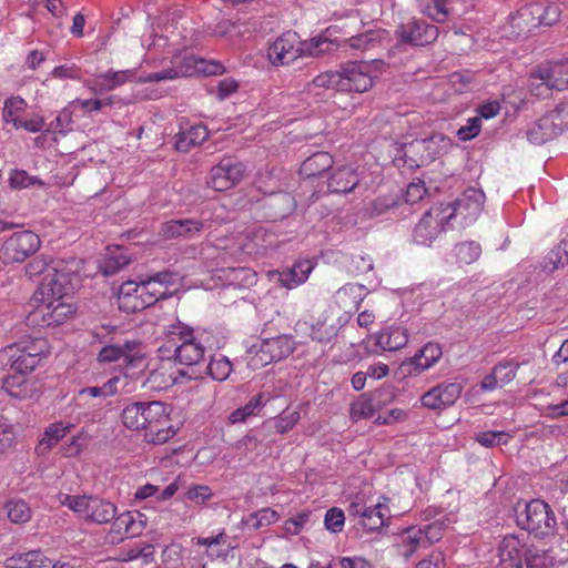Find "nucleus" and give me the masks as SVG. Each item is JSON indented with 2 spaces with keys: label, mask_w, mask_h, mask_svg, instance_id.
Wrapping results in <instances>:
<instances>
[{
  "label": "nucleus",
  "mask_w": 568,
  "mask_h": 568,
  "mask_svg": "<svg viewBox=\"0 0 568 568\" xmlns=\"http://www.w3.org/2000/svg\"><path fill=\"white\" fill-rule=\"evenodd\" d=\"M500 561L511 568H551L554 558L548 550L524 544L517 536L508 535L498 547Z\"/></svg>",
  "instance_id": "obj_3"
},
{
  "label": "nucleus",
  "mask_w": 568,
  "mask_h": 568,
  "mask_svg": "<svg viewBox=\"0 0 568 568\" xmlns=\"http://www.w3.org/2000/svg\"><path fill=\"white\" fill-rule=\"evenodd\" d=\"M450 215L444 211V204L432 206L426 211L414 229V241L420 245H430L446 230Z\"/></svg>",
  "instance_id": "obj_13"
},
{
  "label": "nucleus",
  "mask_w": 568,
  "mask_h": 568,
  "mask_svg": "<svg viewBox=\"0 0 568 568\" xmlns=\"http://www.w3.org/2000/svg\"><path fill=\"white\" fill-rule=\"evenodd\" d=\"M280 519L278 514L271 508H262L243 518V525L250 530H258Z\"/></svg>",
  "instance_id": "obj_37"
},
{
  "label": "nucleus",
  "mask_w": 568,
  "mask_h": 568,
  "mask_svg": "<svg viewBox=\"0 0 568 568\" xmlns=\"http://www.w3.org/2000/svg\"><path fill=\"white\" fill-rule=\"evenodd\" d=\"M338 72L341 75L339 92L363 93L373 87L371 65L367 62H349Z\"/></svg>",
  "instance_id": "obj_18"
},
{
  "label": "nucleus",
  "mask_w": 568,
  "mask_h": 568,
  "mask_svg": "<svg viewBox=\"0 0 568 568\" xmlns=\"http://www.w3.org/2000/svg\"><path fill=\"white\" fill-rule=\"evenodd\" d=\"M73 113L74 108L71 102H69L68 105L59 112L54 121L49 124L47 131L65 135L68 132L72 131Z\"/></svg>",
  "instance_id": "obj_42"
},
{
  "label": "nucleus",
  "mask_w": 568,
  "mask_h": 568,
  "mask_svg": "<svg viewBox=\"0 0 568 568\" xmlns=\"http://www.w3.org/2000/svg\"><path fill=\"white\" fill-rule=\"evenodd\" d=\"M39 236L31 231L12 234L2 245L1 254L7 263L23 262L40 247Z\"/></svg>",
  "instance_id": "obj_16"
},
{
  "label": "nucleus",
  "mask_w": 568,
  "mask_h": 568,
  "mask_svg": "<svg viewBox=\"0 0 568 568\" xmlns=\"http://www.w3.org/2000/svg\"><path fill=\"white\" fill-rule=\"evenodd\" d=\"M2 389L16 399L31 398L37 392L34 383L19 373L4 377Z\"/></svg>",
  "instance_id": "obj_25"
},
{
  "label": "nucleus",
  "mask_w": 568,
  "mask_h": 568,
  "mask_svg": "<svg viewBox=\"0 0 568 568\" xmlns=\"http://www.w3.org/2000/svg\"><path fill=\"white\" fill-rule=\"evenodd\" d=\"M169 333L178 336V341L180 342L174 351L175 361L184 366V368L180 369L193 371L197 374L196 379L202 378L204 375L203 364L206 347L195 335L194 329L179 322L178 325L171 327Z\"/></svg>",
  "instance_id": "obj_5"
},
{
  "label": "nucleus",
  "mask_w": 568,
  "mask_h": 568,
  "mask_svg": "<svg viewBox=\"0 0 568 568\" xmlns=\"http://www.w3.org/2000/svg\"><path fill=\"white\" fill-rule=\"evenodd\" d=\"M55 267V264L52 265L49 263L44 257L39 256L33 258L27 266H26V274L32 278L36 276H45V273H49V270H53Z\"/></svg>",
  "instance_id": "obj_60"
},
{
  "label": "nucleus",
  "mask_w": 568,
  "mask_h": 568,
  "mask_svg": "<svg viewBox=\"0 0 568 568\" xmlns=\"http://www.w3.org/2000/svg\"><path fill=\"white\" fill-rule=\"evenodd\" d=\"M341 75L338 71L323 72L315 77L311 83L307 84L310 91L313 89H333L339 91Z\"/></svg>",
  "instance_id": "obj_48"
},
{
  "label": "nucleus",
  "mask_w": 568,
  "mask_h": 568,
  "mask_svg": "<svg viewBox=\"0 0 568 568\" xmlns=\"http://www.w3.org/2000/svg\"><path fill=\"white\" fill-rule=\"evenodd\" d=\"M203 229V223L197 220H172L162 225V234L165 239H190Z\"/></svg>",
  "instance_id": "obj_28"
},
{
  "label": "nucleus",
  "mask_w": 568,
  "mask_h": 568,
  "mask_svg": "<svg viewBox=\"0 0 568 568\" xmlns=\"http://www.w3.org/2000/svg\"><path fill=\"white\" fill-rule=\"evenodd\" d=\"M121 381L120 376H113L101 386L81 388L74 396L75 405L88 408L101 406L106 398L118 394Z\"/></svg>",
  "instance_id": "obj_22"
},
{
  "label": "nucleus",
  "mask_w": 568,
  "mask_h": 568,
  "mask_svg": "<svg viewBox=\"0 0 568 568\" xmlns=\"http://www.w3.org/2000/svg\"><path fill=\"white\" fill-rule=\"evenodd\" d=\"M485 194L481 190L468 189L455 202L444 204V211L450 220L460 215L465 220H475L483 210Z\"/></svg>",
  "instance_id": "obj_21"
},
{
  "label": "nucleus",
  "mask_w": 568,
  "mask_h": 568,
  "mask_svg": "<svg viewBox=\"0 0 568 568\" xmlns=\"http://www.w3.org/2000/svg\"><path fill=\"white\" fill-rule=\"evenodd\" d=\"M134 77V72L130 70L109 72L100 75V85L103 90L111 91L114 88L124 84Z\"/></svg>",
  "instance_id": "obj_47"
},
{
  "label": "nucleus",
  "mask_w": 568,
  "mask_h": 568,
  "mask_svg": "<svg viewBox=\"0 0 568 568\" xmlns=\"http://www.w3.org/2000/svg\"><path fill=\"white\" fill-rule=\"evenodd\" d=\"M16 439V434L11 424L3 416H0V452L9 449Z\"/></svg>",
  "instance_id": "obj_63"
},
{
  "label": "nucleus",
  "mask_w": 568,
  "mask_h": 568,
  "mask_svg": "<svg viewBox=\"0 0 568 568\" xmlns=\"http://www.w3.org/2000/svg\"><path fill=\"white\" fill-rule=\"evenodd\" d=\"M568 88V62L557 61L539 65L530 75L529 89L536 97H548L550 91Z\"/></svg>",
  "instance_id": "obj_8"
},
{
  "label": "nucleus",
  "mask_w": 568,
  "mask_h": 568,
  "mask_svg": "<svg viewBox=\"0 0 568 568\" xmlns=\"http://www.w3.org/2000/svg\"><path fill=\"white\" fill-rule=\"evenodd\" d=\"M134 524L135 519L133 515L129 511L120 514L118 516L115 515V517L112 519V526L108 535V537L110 538V542L116 544L123 540V534L134 535L135 532L132 531V527Z\"/></svg>",
  "instance_id": "obj_34"
},
{
  "label": "nucleus",
  "mask_w": 568,
  "mask_h": 568,
  "mask_svg": "<svg viewBox=\"0 0 568 568\" xmlns=\"http://www.w3.org/2000/svg\"><path fill=\"white\" fill-rule=\"evenodd\" d=\"M386 394L389 397L390 392L388 387H381L369 395L359 396L352 405L349 415L353 420L369 418L374 413L381 408V395Z\"/></svg>",
  "instance_id": "obj_24"
},
{
  "label": "nucleus",
  "mask_w": 568,
  "mask_h": 568,
  "mask_svg": "<svg viewBox=\"0 0 568 568\" xmlns=\"http://www.w3.org/2000/svg\"><path fill=\"white\" fill-rule=\"evenodd\" d=\"M27 109V102L20 97H11L4 101L2 110V120L6 123H12L17 128L20 123L21 114Z\"/></svg>",
  "instance_id": "obj_38"
},
{
  "label": "nucleus",
  "mask_w": 568,
  "mask_h": 568,
  "mask_svg": "<svg viewBox=\"0 0 568 568\" xmlns=\"http://www.w3.org/2000/svg\"><path fill=\"white\" fill-rule=\"evenodd\" d=\"M426 193L427 189L425 186L424 181L417 180L408 184L406 192L404 194V199L406 203L415 204L418 201H420Z\"/></svg>",
  "instance_id": "obj_64"
},
{
  "label": "nucleus",
  "mask_w": 568,
  "mask_h": 568,
  "mask_svg": "<svg viewBox=\"0 0 568 568\" xmlns=\"http://www.w3.org/2000/svg\"><path fill=\"white\" fill-rule=\"evenodd\" d=\"M312 513L310 510H303L298 513L296 516L285 520L284 523V529L290 535H297L302 530V528L305 526L306 523H308L311 518Z\"/></svg>",
  "instance_id": "obj_62"
},
{
  "label": "nucleus",
  "mask_w": 568,
  "mask_h": 568,
  "mask_svg": "<svg viewBox=\"0 0 568 568\" xmlns=\"http://www.w3.org/2000/svg\"><path fill=\"white\" fill-rule=\"evenodd\" d=\"M427 369V364L424 365L423 361L417 354L402 362L398 367L400 377L416 376Z\"/></svg>",
  "instance_id": "obj_55"
},
{
  "label": "nucleus",
  "mask_w": 568,
  "mask_h": 568,
  "mask_svg": "<svg viewBox=\"0 0 568 568\" xmlns=\"http://www.w3.org/2000/svg\"><path fill=\"white\" fill-rule=\"evenodd\" d=\"M312 270L313 265L308 260L298 261L292 267L280 272L277 281L282 286L291 290L304 283Z\"/></svg>",
  "instance_id": "obj_30"
},
{
  "label": "nucleus",
  "mask_w": 568,
  "mask_h": 568,
  "mask_svg": "<svg viewBox=\"0 0 568 568\" xmlns=\"http://www.w3.org/2000/svg\"><path fill=\"white\" fill-rule=\"evenodd\" d=\"M515 517L517 526L536 538L544 539L556 532V516L549 505L540 499L517 503Z\"/></svg>",
  "instance_id": "obj_4"
},
{
  "label": "nucleus",
  "mask_w": 568,
  "mask_h": 568,
  "mask_svg": "<svg viewBox=\"0 0 568 568\" xmlns=\"http://www.w3.org/2000/svg\"><path fill=\"white\" fill-rule=\"evenodd\" d=\"M551 124L546 115L540 118L527 132L529 142L539 145L558 136Z\"/></svg>",
  "instance_id": "obj_36"
},
{
  "label": "nucleus",
  "mask_w": 568,
  "mask_h": 568,
  "mask_svg": "<svg viewBox=\"0 0 568 568\" xmlns=\"http://www.w3.org/2000/svg\"><path fill=\"white\" fill-rule=\"evenodd\" d=\"M362 286L348 284L339 288L335 295L334 304L328 307L312 325V339L318 343H331L345 326L362 302Z\"/></svg>",
  "instance_id": "obj_1"
},
{
  "label": "nucleus",
  "mask_w": 568,
  "mask_h": 568,
  "mask_svg": "<svg viewBox=\"0 0 568 568\" xmlns=\"http://www.w3.org/2000/svg\"><path fill=\"white\" fill-rule=\"evenodd\" d=\"M295 349V343L291 336L280 335L272 338H265L262 341L258 351L251 358V365L253 367H263L272 362H278Z\"/></svg>",
  "instance_id": "obj_17"
},
{
  "label": "nucleus",
  "mask_w": 568,
  "mask_h": 568,
  "mask_svg": "<svg viewBox=\"0 0 568 568\" xmlns=\"http://www.w3.org/2000/svg\"><path fill=\"white\" fill-rule=\"evenodd\" d=\"M209 138V130L204 125H194L185 132L178 134L175 148L180 152H189L192 146L200 145Z\"/></svg>",
  "instance_id": "obj_32"
},
{
  "label": "nucleus",
  "mask_w": 568,
  "mask_h": 568,
  "mask_svg": "<svg viewBox=\"0 0 568 568\" xmlns=\"http://www.w3.org/2000/svg\"><path fill=\"white\" fill-rule=\"evenodd\" d=\"M169 285H172V274L160 272L135 285L134 294L141 298L143 306H151L158 301L165 300L172 295Z\"/></svg>",
  "instance_id": "obj_19"
},
{
  "label": "nucleus",
  "mask_w": 568,
  "mask_h": 568,
  "mask_svg": "<svg viewBox=\"0 0 568 568\" xmlns=\"http://www.w3.org/2000/svg\"><path fill=\"white\" fill-rule=\"evenodd\" d=\"M448 140L442 134H432L426 139H416L404 144L405 162L409 166H424L434 161L447 146Z\"/></svg>",
  "instance_id": "obj_11"
},
{
  "label": "nucleus",
  "mask_w": 568,
  "mask_h": 568,
  "mask_svg": "<svg viewBox=\"0 0 568 568\" xmlns=\"http://www.w3.org/2000/svg\"><path fill=\"white\" fill-rule=\"evenodd\" d=\"M358 182V176L352 168L341 166L332 172L327 186L332 193H348L356 187Z\"/></svg>",
  "instance_id": "obj_26"
},
{
  "label": "nucleus",
  "mask_w": 568,
  "mask_h": 568,
  "mask_svg": "<svg viewBox=\"0 0 568 568\" xmlns=\"http://www.w3.org/2000/svg\"><path fill=\"white\" fill-rule=\"evenodd\" d=\"M331 42L322 37L313 38L310 42H302L296 32H286L280 36L267 49V58L275 65H285L298 57H317L328 50Z\"/></svg>",
  "instance_id": "obj_2"
},
{
  "label": "nucleus",
  "mask_w": 568,
  "mask_h": 568,
  "mask_svg": "<svg viewBox=\"0 0 568 568\" xmlns=\"http://www.w3.org/2000/svg\"><path fill=\"white\" fill-rule=\"evenodd\" d=\"M361 524L367 530L373 531L379 529L385 524V519H387V514L381 513V509L367 507L361 513Z\"/></svg>",
  "instance_id": "obj_50"
},
{
  "label": "nucleus",
  "mask_w": 568,
  "mask_h": 568,
  "mask_svg": "<svg viewBox=\"0 0 568 568\" xmlns=\"http://www.w3.org/2000/svg\"><path fill=\"white\" fill-rule=\"evenodd\" d=\"M455 254L460 263L470 264L478 260L481 247L474 241L462 242L455 246Z\"/></svg>",
  "instance_id": "obj_46"
},
{
  "label": "nucleus",
  "mask_w": 568,
  "mask_h": 568,
  "mask_svg": "<svg viewBox=\"0 0 568 568\" xmlns=\"http://www.w3.org/2000/svg\"><path fill=\"white\" fill-rule=\"evenodd\" d=\"M510 439V435L505 432H484L477 435V442L485 447L495 445H506Z\"/></svg>",
  "instance_id": "obj_58"
},
{
  "label": "nucleus",
  "mask_w": 568,
  "mask_h": 568,
  "mask_svg": "<svg viewBox=\"0 0 568 568\" xmlns=\"http://www.w3.org/2000/svg\"><path fill=\"white\" fill-rule=\"evenodd\" d=\"M408 342L406 328L402 326H388L383 328L376 337V344L388 352L398 351Z\"/></svg>",
  "instance_id": "obj_29"
},
{
  "label": "nucleus",
  "mask_w": 568,
  "mask_h": 568,
  "mask_svg": "<svg viewBox=\"0 0 568 568\" xmlns=\"http://www.w3.org/2000/svg\"><path fill=\"white\" fill-rule=\"evenodd\" d=\"M40 304L28 315L27 321L32 326H58L70 320L75 308L64 298L39 301Z\"/></svg>",
  "instance_id": "obj_10"
},
{
  "label": "nucleus",
  "mask_w": 568,
  "mask_h": 568,
  "mask_svg": "<svg viewBox=\"0 0 568 568\" xmlns=\"http://www.w3.org/2000/svg\"><path fill=\"white\" fill-rule=\"evenodd\" d=\"M560 17V9L557 4L534 3L521 8L515 17L511 18V27L518 28L519 33L530 32L540 26L550 27L555 24Z\"/></svg>",
  "instance_id": "obj_9"
},
{
  "label": "nucleus",
  "mask_w": 568,
  "mask_h": 568,
  "mask_svg": "<svg viewBox=\"0 0 568 568\" xmlns=\"http://www.w3.org/2000/svg\"><path fill=\"white\" fill-rule=\"evenodd\" d=\"M268 400V395L258 394L253 396L243 407L231 413L230 422L232 424L245 422L248 417L256 415Z\"/></svg>",
  "instance_id": "obj_33"
},
{
  "label": "nucleus",
  "mask_w": 568,
  "mask_h": 568,
  "mask_svg": "<svg viewBox=\"0 0 568 568\" xmlns=\"http://www.w3.org/2000/svg\"><path fill=\"white\" fill-rule=\"evenodd\" d=\"M545 115L550 122H554L551 125L557 135L568 129V103H560L555 110Z\"/></svg>",
  "instance_id": "obj_52"
},
{
  "label": "nucleus",
  "mask_w": 568,
  "mask_h": 568,
  "mask_svg": "<svg viewBox=\"0 0 568 568\" xmlns=\"http://www.w3.org/2000/svg\"><path fill=\"white\" fill-rule=\"evenodd\" d=\"M244 174L245 166L242 162L224 158L211 169L206 184L219 192L227 191L237 185Z\"/></svg>",
  "instance_id": "obj_15"
},
{
  "label": "nucleus",
  "mask_w": 568,
  "mask_h": 568,
  "mask_svg": "<svg viewBox=\"0 0 568 568\" xmlns=\"http://www.w3.org/2000/svg\"><path fill=\"white\" fill-rule=\"evenodd\" d=\"M436 387L439 390L444 408L453 405L460 397L463 390L462 385L458 383L439 384Z\"/></svg>",
  "instance_id": "obj_53"
},
{
  "label": "nucleus",
  "mask_w": 568,
  "mask_h": 568,
  "mask_svg": "<svg viewBox=\"0 0 568 568\" xmlns=\"http://www.w3.org/2000/svg\"><path fill=\"white\" fill-rule=\"evenodd\" d=\"M423 361V364H427V369L432 367L442 357V347L437 343L429 342L422 349L416 353Z\"/></svg>",
  "instance_id": "obj_56"
},
{
  "label": "nucleus",
  "mask_w": 568,
  "mask_h": 568,
  "mask_svg": "<svg viewBox=\"0 0 568 568\" xmlns=\"http://www.w3.org/2000/svg\"><path fill=\"white\" fill-rule=\"evenodd\" d=\"M333 158L327 152H316L308 156L300 168V174L306 179L315 178L331 169Z\"/></svg>",
  "instance_id": "obj_31"
},
{
  "label": "nucleus",
  "mask_w": 568,
  "mask_h": 568,
  "mask_svg": "<svg viewBox=\"0 0 568 568\" xmlns=\"http://www.w3.org/2000/svg\"><path fill=\"white\" fill-rule=\"evenodd\" d=\"M518 367L519 364H513L511 362L498 363L495 366V375L500 387L509 384L516 377Z\"/></svg>",
  "instance_id": "obj_57"
},
{
  "label": "nucleus",
  "mask_w": 568,
  "mask_h": 568,
  "mask_svg": "<svg viewBox=\"0 0 568 568\" xmlns=\"http://www.w3.org/2000/svg\"><path fill=\"white\" fill-rule=\"evenodd\" d=\"M403 542L406 547L403 555L407 558L410 557L420 546L425 547L422 528H407L403 534Z\"/></svg>",
  "instance_id": "obj_51"
},
{
  "label": "nucleus",
  "mask_w": 568,
  "mask_h": 568,
  "mask_svg": "<svg viewBox=\"0 0 568 568\" xmlns=\"http://www.w3.org/2000/svg\"><path fill=\"white\" fill-rule=\"evenodd\" d=\"M268 209V216L273 220H282L291 215L296 209L294 196L287 192H278L265 200Z\"/></svg>",
  "instance_id": "obj_27"
},
{
  "label": "nucleus",
  "mask_w": 568,
  "mask_h": 568,
  "mask_svg": "<svg viewBox=\"0 0 568 568\" xmlns=\"http://www.w3.org/2000/svg\"><path fill=\"white\" fill-rule=\"evenodd\" d=\"M568 240L561 241V243L551 250L548 255L544 258L542 268L544 271L551 273L558 267H561L568 263Z\"/></svg>",
  "instance_id": "obj_39"
},
{
  "label": "nucleus",
  "mask_w": 568,
  "mask_h": 568,
  "mask_svg": "<svg viewBox=\"0 0 568 568\" xmlns=\"http://www.w3.org/2000/svg\"><path fill=\"white\" fill-rule=\"evenodd\" d=\"M82 519L99 525L111 523L116 515V507L112 503L94 496L65 495L61 501Z\"/></svg>",
  "instance_id": "obj_7"
},
{
  "label": "nucleus",
  "mask_w": 568,
  "mask_h": 568,
  "mask_svg": "<svg viewBox=\"0 0 568 568\" xmlns=\"http://www.w3.org/2000/svg\"><path fill=\"white\" fill-rule=\"evenodd\" d=\"M345 516L338 508H331L326 511L324 524L327 530L339 532L344 527Z\"/></svg>",
  "instance_id": "obj_59"
},
{
  "label": "nucleus",
  "mask_w": 568,
  "mask_h": 568,
  "mask_svg": "<svg viewBox=\"0 0 568 568\" xmlns=\"http://www.w3.org/2000/svg\"><path fill=\"white\" fill-rule=\"evenodd\" d=\"M72 276L71 272H67L55 264V267L49 270V273H45V276L41 278L34 293L36 301L67 297L73 291Z\"/></svg>",
  "instance_id": "obj_14"
},
{
  "label": "nucleus",
  "mask_w": 568,
  "mask_h": 568,
  "mask_svg": "<svg viewBox=\"0 0 568 568\" xmlns=\"http://www.w3.org/2000/svg\"><path fill=\"white\" fill-rule=\"evenodd\" d=\"M144 402H135L126 405L121 414L123 426L131 430H140L144 427L143 422Z\"/></svg>",
  "instance_id": "obj_35"
},
{
  "label": "nucleus",
  "mask_w": 568,
  "mask_h": 568,
  "mask_svg": "<svg viewBox=\"0 0 568 568\" xmlns=\"http://www.w3.org/2000/svg\"><path fill=\"white\" fill-rule=\"evenodd\" d=\"M170 414V406L162 402H144L143 429L148 443L164 444L175 435Z\"/></svg>",
  "instance_id": "obj_6"
},
{
  "label": "nucleus",
  "mask_w": 568,
  "mask_h": 568,
  "mask_svg": "<svg viewBox=\"0 0 568 568\" xmlns=\"http://www.w3.org/2000/svg\"><path fill=\"white\" fill-rule=\"evenodd\" d=\"M196 375L193 371H181L174 367L171 362H164L158 368L150 372L145 383L150 388L160 390L178 384L196 381Z\"/></svg>",
  "instance_id": "obj_20"
},
{
  "label": "nucleus",
  "mask_w": 568,
  "mask_h": 568,
  "mask_svg": "<svg viewBox=\"0 0 568 568\" xmlns=\"http://www.w3.org/2000/svg\"><path fill=\"white\" fill-rule=\"evenodd\" d=\"M300 417L297 410L285 409L270 424L275 428L276 433L285 434L297 424Z\"/></svg>",
  "instance_id": "obj_49"
},
{
  "label": "nucleus",
  "mask_w": 568,
  "mask_h": 568,
  "mask_svg": "<svg viewBox=\"0 0 568 568\" xmlns=\"http://www.w3.org/2000/svg\"><path fill=\"white\" fill-rule=\"evenodd\" d=\"M70 428L71 425H64L62 422L51 424L45 429L44 435L40 440L39 448L42 449V452L49 450L67 435Z\"/></svg>",
  "instance_id": "obj_43"
},
{
  "label": "nucleus",
  "mask_w": 568,
  "mask_h": 568,
  "mask_svg": "<svg viewBox=\"0 0 568 568\" xmlns=\"http://www.w3.org/2000/svg\"><path fill=\"white\" fill-rule=\"evenodd\" d=\"M203 371L204 374H210L213 379L223 382L230 376L232 364L227 357L219 355L217 357L211 358L209 365H203Z\"/></svg>",
  "instance_id": "obj_41"
},
{
  "label": "nucleus",
  "mask_w": 568,
  "mask_h": 568,
  "mask_svg": "<svg viewBox=\"0 0 568 568\" xmlns=\"http://www.w3.org/2000/svg\"><path fill=\"white\" fill-rule=\"evenodd\" d=\"M130 263V258L124 254L112 255L105 258L100 265V271L105 276H111L122 270Z\"/></svg>",
  "instance_id": "obj_54"
},
{
  "label": "nucleus",
  "mask_w": 568,
  "mask_h": 568,
  "mask_svg": "<svg viewBox=\"0 0 568 568\" xmlns=\"http://www.w3.org/2000/svg\"><path fill=\"white\" fill-rule=\"evenodd\" d=\"M8 518L14 524H24L32 517L30 506L22 499H11L6 505Z\"/></svg>",
  "instance_id": "obj_40"
},
{
  "label": "nucleus",
  "mask_w": 568,
  "mask_h": 568,
  "mask_svg": "<svg viewBox=\"0 0 568 568\" xmlns=\"http://www.w3.org/2000/svg\"><path fill=\"white\" fill-rule=\"evenodd\" d=\"M9 184L10 187L14 190L27 189L30 186H44L43 181H41L38 176L30 175L24 170H12L9 176Z\"/></svg>",
  "instance_id": "obj_45"
},
{
  "label": "nucleus",
  "mask_w": 568,
  "mask_h": 568,
  "mask_svg": "<svg viewBox=\"0 0 568 568\" xmlns=\"http://www.w3.org/2000/svg\"><path fill=\"white\" fill-rule=\"evenodd\" d=\"M456 0H432L425 9V13L435 22L444 23L452 12V4Z\"/></svg>",
  "instance_id": "obj_44"
},
{
  "label": "nucleus",
  "mask_w": 568,
  "mask_h": 568,
  "mask_svg": "<svg viewBox=\"0 0 568 568\" xmlns=\"http://www.w3.org/2000/svg\"><path fill=\"white\" fill-rule=\"evenodd\" d=\"M140 343L136 341H123L104 345L98 354L101 363H113L123 359L126 365H133L140 359Z\"/></svg>",
  "instance_id": "obj_23"
},
{
  "label": "nucleus",
  "mask_w": 568,
  "mask_h": 568,
  "mask_svg": "<svg viewBox=\"0 0 568 568\" xmlns=\"http://www.w3.org/2000/svg\"><path fill=\"white\" fill-rule=\"evenodd\" d=\"M189 74V70H183L182 68H170L166 70H162L159 72H152L148 74L145 78L141 79L142 82H159L162 80H172L182 75Z\"/></svg>",
  "instance_id": "obj_61"
},
{
  "label": "nucleus",
  "mask_w": 568,
  "mask_h": 568,
  "mask_svg": "<svg viewBox=\"0 0 568 568\" xmlns=\"http://www.w3.org/2000/svg\"><path fill=\"white\" fill-rule=\"evenodd\" d=\"M395 36L400 44L424 47L437 40L439 29L424 20L410 18L396 27Z\"/></svg>",
  "instance_id": "obj_12"
}]
</instances>
